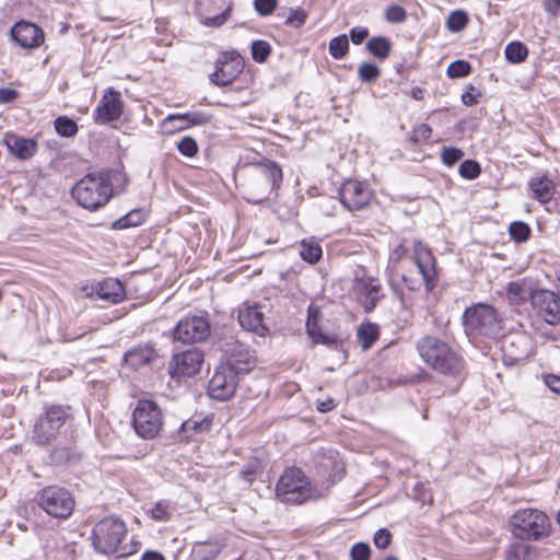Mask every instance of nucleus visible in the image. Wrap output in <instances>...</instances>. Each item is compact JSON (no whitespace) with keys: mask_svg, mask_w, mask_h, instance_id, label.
Returning <instances> with one entry per match:
<instances>
[{"mask_svg":"<svg viewBox=\"0 0 560 560\" xmlns=\"http://www.w3.org/2000/svg\"><path fill=\"white\" fill-rule=\"evenodd\" d=\"M329 486L313 483L303 470L296 467L287 468L280 476L277 487V498L287 504H302L316 501L327 495Z\"/></svg>","mask_w":560,"mask_h":560,"instance_id":"obj_1","label":"nucleus"},{"mask_svg":"<svg viewBox=\"0 0 560 560\" xmlns=\"http://www.w3.org/2000/svg\"><path fill=\"white\" fill-rule=\"evenodd\" d=\"M127 538L126 524L118 517L109 516L97 522L92 533L94 549L103 555H116L128 557L138 551L140 542L131 540L125 544Z\"/></svg>","mask_w":560,"mask_h":560,"instance_id":"obj_2","label":"nucleus"},{"mask_svg":"<svg viewBox=\"0 0 560 560\" xmlns=\"http://www.w3.org/2000/svg\"><path fill=\"white\" fill-rule=\"evenodd\" d=\"M417 349L423 361L436 372L458 376L464 370V361L446 342L439 338L427 336L417 343Z\"/></svg>","mask_w":560,"mask_h":560,"instance_id":"obj_3","label":"nucleus"},{"mask_svg":"<svg viewBox=\"0 0 560 560\" xmlns=\"http://www.w3.org/2000/svg\"><path fill=\"white\" fill-rule=\"evenodd\" d=\"M71 195L79 206L89 211L103 208L113 196L110 173L102 171L84 175L74 185Z\"/></svg>","mask_w":560,"mask_h":560,"instance_id":"obj_4","label":"nucleus"},{"mask_svg":"<svg viewBox=\"0 0 560 560\" xmlns=\"http://www.w3.org/2000/svg\"><path fill=\"white\" fill-rule=\"evenodd\" d=\"M512 535L523 541H539L550 536L552 526L549 516L538 509H520L509 521Z\"/></svg>","mask_w":560,"mask_h":560,"instance_id":"obj_5","label":"nucleus"},{"mask_svg":"<svg viewBox=\"0 0 560 560\" xmlns=\"http://www.w3.org/2000/svg\"><path fill=\"white\" fill-rule=\"evenodd\" d=\"M281 182L282 171L280 166L273 161L266 160L255 166L250 177L243 184V198L254 205L260 203L280 186Z\"/></svg>","mask_w":560,"mask_h":560,"instance_id":"obj_6","label":"nucleus"},{"mask_svg":"<svg viewBox=\"0 0 560 560\" xmlns=\"http://www.w3.org/2000/svg\"><path fill=\"white\" fill-rule=\"evenodd\" d=\"M465 332L469 337H495L502 329L497 310L487 303H477L465 310L462 316Z\"/></svg>","mask_w":560,"mask_h":560,"instance_id":"obj_7","label":"nucleus"},{"mask_svg":"<svg viewBox=\"0 0 560 560\" xmlns=\"http://www.w3.org/2000/svg\"><path fill=\"white\" fill-rule=\"evenodd\" d=\"M36 504L48 515L56 518H68L74 510L72 493L59 486H47L36 492L34 497Z\"/></svg>","mask_w":560,"mask_h":560,"instance_id":"obj_8","label":"nucleus"},{"mask_svg":"<svg viewBox=\"0 0 560 560\" xmlns=\"http://www.w3.org/2000/svg\"><path fill=\"white\" fill-rule=\"evenodd\" d=\"M132 425L140 438L154 439L163 427L161 408L152 400H139L132 413Z\"/></svg>","mask_w":560,"mask_h":560,"instance_id":"obj_9","label":"nucleus"},{"mask_svg":"<svg viewBox=\"0 0 560 560\" xmlns=\"http://www.w3.org/2000/svg\"><path fill=\"white\" fill-rule=\"evenodd\" d=\"M68 413L61 407H50L35 423L33 439L37 444H48L66 423Z\"/></svg>","mask_w":560,"mask_h":560,"instance_id":"obj_10","label":"nucleus"},{"mask_svg":"<svg viewBox=\"0 0 560 560\" xmlns=\"http://www.w3.org/2000/svg\"><path fill=\"white\" fill-rule=\"evenodd\" d=\"M238 377L229 366L220 364L208 383L209 396L220 401L229 400L236 392Z\"/></svg>","mask_w":560,"mask_h":560,"instance_id":"obj_11","label":"nucleus"},{"mask_svg":"<svg viewBox=\"0 0 560 560\" xmlns=\"http://www.w3.org/2000/svg\"><path fill=\"white\" fill-rule=\"evenodd\" d=\"M210 335V324L203 316H186L174 329V339L183 343L200 342Z\"/></svg>","mask_w":560,"mask_h":560,"instance_id":"obj_12","label":"nucleus"},{"mask_svg":"<svg viewBox=\"0 0 560 560\" xmlns=\"http://www.w3.org/2000/svg\"><path fill=\"white\" fill-rule=\"evenodd\" d=\"M229 366L236 375L250 372L255 365L256 360L250 351L238 341H231L224 348V361L221 363Z\"/></svg>","mask_w":560,"mask_h":560,"instance_id":"obj_13","label":"nucleus"},{"mask_svg":"<svg viewBox=\"0 0 560 560\" xmlns=\"http://www.w3.org/2000/svg\"><path fill=\"white\" fill-rule=\"evenodd\" d=\"M202 362L203 353L199 349L192 348L175 354L170 362L168 370L172 378L191 377L200 371Z\"/></svg>","mask_w":560,"mask_h":560,"instance_id":"obj_14","label":"nucleus"},{"mask_svg":"<svg viewBox=\"0 0 560 560\" xmlns=\"http://www.w3.org/2000/svg\"><path fill=\"white\" fill-rule=\"evenodd\" d=\"M341 203L350 211L361 210L369 205L372 198V191L369 185L355 180H346L339 189Z\"/></svg>","mask_w":560,"mask_h":560,"instance_id":"obj_15","label":"nucleus"},{"mask_svg":"<svg viewBox=\"0 0 560 560\" xmlns=\"http://www.w3.org/2000/svg\"><path fill=\"white\" fill-rule=\"evenodd\" d=\"M532 306L537 315L549 325L560 323V298L549 290H536Z\"/></svg>","mask_w":560,"mask_h":560,"instance_id":"obj_16","label":"nucleus"},{"mask_svg":"<svg viewBox=\"0 0 560 560\" xmlns=\"http://www.w3.org/2000/svg\"><path fill=\"white\" fill-rule=\"evenodd\" d=\"M353 291L365 312L373 311L378 301L384 296L380 281L364 275L362 277L355 276Z\"/></svg>","mask_w":560,"mask_h":560,"instance_id":"obj_17","label":"nucleus"},{"mask_svg":"<svg viewBox=\"0 0 560 560\" xmlns=\"http://www.w3.org/2000/svg\"><path fill=\"white\" fill-rule=\"evenodd\" d=\"M124 103L120 93L109 88L97 104L93 117L96 124H108L117 120L122 114Z\"/></svg>","mask_w":560,"mask_h":560,"instance_id":"obj_18","label":"nucleus"},{"mask_svg":"<svg viewBox=\"0 0 560 560\" xmlns=\"http://www.w3.org/2000/svg\"><path fill=\"white\" fill-rule=\"evenodd\" d=\"M243 61L235 54H223L215 63V71L210 74V80L215 85L225 86L243 71Z\"/></svg>","mask_w":560,"mask_h":560,"instance_id":"obj_19","label":"nucleus"},{"mask_svg":"<svg viewBox=\"0 0 560 560\" xmlns=\"http://www.w3.org/2000/svg\"><path fill=\"white\" fill-rule=\"evenodd\" d=\"M413 258L425 283L427 290H433L438 279L435 258L433 254L425 245L422 244V242L415 241Z\"/></svg>","mask_w":560,"mask_h":560,"instance_id":"obj_20","label":"nucleus"},{"mask_svg":"<svg viewBox=\"0 0 560 560\" xmlns=\"http://www.w3.org/2000/svg\"><path fill=\"white\" fill-rule=\"evenodd\" d=\"M503 360L505 364L514 365L526 360L532 351V342L528 336L513 334L502 341Z\"/></svg>","mask_w":560,"mask_h":560,"instance_id":"obj_21","label":"nucleus"},{"mask_svg":"<svg viewBox=\"0 0 560 560\" xmlns=\"http://www.w3.org/2000/svg\"><path fill=\"white\" fill-rule=\"evenodd\" d=\"M211 116L203 112H190L183 114H171L163 120V125L170 132L185 130L192 126H202L210 121Z\"/></svg>","mask_w":560,"mask_h":560,"instance_id":"obj_22","label":"nucleus"},{"mask_svg":"<svg viewBox=\"0 0 560 560\" xmlns=\"http://www.w3.org/2000/svg\"><path fill=\"white\" fill-rule=\"evenodd\" d=\"M11 35L23 48L38 47L44 42V32L37 25L24 21L14 24Z\"/></svg>","mask_w":560,"mask_h":560,"instance_id":"obj_23","label":"nucleus"},{"mask_svg":"<svg viewBox=\"0 0 560 560\" xmlns=\"http://www.w3.org/2000/svg\"><path fill=\"white\" fill-rule=\"evenodd\" d=\"M4 143L11 154L20 160H27L37 151V142L35 140L14 133H5Z\"/></svg>","mask_w":560,"mask_h":560,"instance_id":"obj_24","label":"nucleus"},{"mask_svg":"<svg viewBox=\"0 0 560 560\" xmlns=\"http://www.w3.org/2000/svg\"><path fill=\"white\" fill-rule=\"evenodd\" d=\"M240 325L258 336H265L267 327L264 324V314L257 305H247L238 313Z\"/></svg>","mask_w":560,"mask_h":560,"instance_id":"obj_25","label":"nucleus"},{"mask_svg":"<svg viewBox=\"0 0 560 560\" xmlns=\"http://www.w3.org/2000/svg\"><path fill=\"white\" fill-rule=\"evenodd\" d=\"M532 197L541 203L551 200L555 191L553 182L546 175L533 177L528 182Z\"/></svg>","mask_w":560,"mask_h":560,"instance_id":"obj_26","label":"nucleus"},{"mask_svg":"<svg viewBox=\"0 0 560 560\" xmlns=\"http://www.w3.org/2000/svg\"><path fill=\"white\" fill-rule=\"evenodd\" d=\"M96 293L100 299L113 304L121 302L125 298V289L121 282L113 278H108L98 283Z\"/></svg>","mask_w":560,"mask_h":560,"instance_id":"obj_27","label":"nucleus"},{"mask_svg":"<svg viewBox=\"0 0 560 560\" xmlns=\"http://www.w3.org/2000/svg\"><path fill=\"white\" fill-rule=\"evenodd\" d=\"M536 290L533 289L532 282L522 279L514 282L509 283L506 289L508 299L512 303L521 304L527 300L533 302V295Z\"/></svg>","mask_w":560,"mask_h":560,"instance_id":"obj_28","label":"nucleus"},{"mask_svg":"<svg viewBox=\"0 0 560 560\" xmlns=\"http://www.w3.org/2000/svg\"><path fill=\"white\" fill-rule=\"evenodd\" d=\"M316 315H317V311H315V313L313 314L312 310L311 308L308 310V317L306 320V330H307L308 336L312 338V340L315 343H322L325 346L335 345L336 338L334 336L326 335L320 330L318 323H317Z\"/></svg>","mask_w":560,"mask_h":560,"instance_id":"obj_29","label":"nucleus"},{"mask_svg":"<svg viewBox=\"0 0 560 560\" xmlns=\"http://www.w3.org/2000/svg\"><path fill=\"white\" fill-rule=\"evenodd\" d=\"M365 48L375 58L386 59L392 50V43L385 36H375L368 40Z\"/></svg>","mask_w":560,"mask_h":560,"instance_id":"obj_30","label":"nucleus"},{"mask_svg":"<svg viewBox=\"0 0 560 560\" xmlns=\"http://www.w3.org/2000/svg\"><path fill=\"white\" fill-rule=\"evenodd\" d=\"M210 429V421L207 419H188L180 425L179 433L182 440H188L194 433H201Z\"/></svg>","mask_w":560,"mask_h":560,"instance_id":"obj_31","label":"nucleus"},{"mask_svg":"<svg viewBox=\"0 0 560 560\" xmlns=\"http://www.w3.org/2000/svg\"><path fill=\"white\" fill-rule=\"evenodd\" d=\"M378 338V328L376 325L368 323L362 324L358 329V339L363 350H368Z\"/></svg>","mask_w":560,"mask_h":560,"instance_id":"obj_32","label":"nucleus"},{"mask_svg":"<svg viewBox=\"0 0 560 560\" xmlns=\"http://www.w3.org/2000/svg\"><path fill=\"white\" fill-rule=\"evenodd\" d=\"M144 212L142 210H132L126 215L119 218L113 223V229L124 230L132 226H138L144 221Z\"/></svg>","mask_w":560,"mask_h":560,"instance_id":"obj_33","label":"nucleus"},{"mask_svg":"<svg viewBox=\"0 0 560 560\" xmlns=\"http://www.w3.org/2000/svg\"><path fill=\"white\" fill-rule=\"evenodd\" d=\"M322 247L314 241H303L300 246V256L303 260L315 264L322 257Z\"/></svg>","mask_w":560,"mask_h":560,"instance_id":"obj_34","label":"nucleus"},{"mask_svg":"<svg viewBox=\"0 0 560 560\" xmlns=\"http://www.w3.org/2000/svg\"><path fill=\"white\" fill-rule=\"evenodd\" d=\"M504 54L510 62L520 63L527 58L528 49L523 43L513 42L506 45Z\"/></svg>","mask_w":560,"mask_h":560,"instance_id":"obj_35","label":"nucleus"},{"mask_svg":"<svg viewBox=\"0 0 560 560\" xmlns=\"http://www.w3.org/2000/svg\"><path fill=\"white\" fill-rule=\"evenodd\" d=\"M54 126L56 132L61 137H74L78 132L77 122L67 116L57 117L54 121Z\"/></svg>","mask_w":560,"mask_h":560,"instance_id":"obj_36","label":"nucleus"},{"mask_svg":"<svg viewBox=\"0 0 560 560\" xmlns=\"http://www.w3.org/2000/svg\"><path fill=\"white\" fill-rule=\"evenodd\" d=\"M329 54L335 59H342L349 51V39L346 34L334 37L329 42Z\"/></svg>","mask_w":560,"mask_h":560,"instance_id":"obj_37","label":"nucleus"},{"mask_svg":"<svg viewBox=\"0 0 560 560\" xmlns=\"http://www.w3.org/2000/svg\"><path fill=\"white\" fill-rule=\"evenodd\" d=\"M278 15L284 18V23L294 27H300L305 23L306 20V12L298 9H282L278 12Z\"/></svg>","mask_w":560,"mask_h":560,"instance_id":"obj_38","label":"nucleus"},{"mask_svg":"<svg viewBox=\"0 0 560 560\" xmlns=\"http://www.w3.org/2000/svg\"><path fill=\"white\" fill-rule=\"evenodd\" d=\"M467 23L468 16L467 13L463 10L453 11L446 20L447 28L454 33L463 31L466 27Z\"/></svg>","mask_w":560,"mask_h":560,"instance_id":"obj_39","label":"nucleus"},{"mask_svg":"<svg viewBox=\"0 0 560 560\" xmlns=\"http://www.w3.org/2000/svg\"><path fill=\"white\" fill-rule=\"evenodd\" d=\"M151 518L158 522H166L171 518L172 508L167 501L156 502L149 511Z\"/></svg>","mask_w":560,"mask_h":560,"instance_id":"obj_40","label":"nucleus"},{"mask_svg":"<svg viewBox=\"0 0 560 560\" xmlns=\"http://www.w3.org/2000/svg\"><path fill=\"white\" fill-rule=\"evenodd\" d=\"M532 547L522 542H513L505 551V560H526Z\"/></svg>","mask_w":560,"mask_h":560,"instance_id":"obj_41","label":"nucleus"},{"mask_svg":"<svg viewBox=\"0 0 560 560\" xmlns=\"http://www.w3.org/2000/svg\"><path fill=\"white\" fill-rule=\"evenodd\" d=\"M471 66L466 60H456L448 65L447 75L452 79L463 78L470 73Z\"/></svg>","mask_w":560,"mask_h":560,"instance_id":"obj_42","label":"nucleus"},{"mask_svg":"<svg viewBox=\"0 0 560 560\" xmlns=\"http://www.w3.org/2000/svg\"><path fill=\"white\" fill-rule=\"evenodd\" d=\"M271 52L270 45L265 40H255L252 44V57L256 62H264Z\"/></svg>","mask_w":560,"mask_h":560,"instance_id":"obj_43","label":"nucleus"},{"mask_svg":"<svg viewBox=\"0 0 560 560\" xmlns=\"http://www.w3.org/2000/svg\"><path fill=\"white\" fill-rule=\"evenodd\" d=\"M459 175L466 179H475L480 173V165L475 160H465L459 166Z\"/></svg>","mask_w":560,"mask_h":560,"instance_id":"obj_44","label":"nucleus"},{"mask_svg":"<svg viewBox=\"0 0 560 560\" xmlns=\"http://www.w3.org/2000/svg\"><path fill=\"white\" fill-rule=\"evenodd\" d=\"M381 74V70L373 63L364 62L358 69L359 78L364 82H373Z\"/></svg>","mask_w":560,"mask_h":560,"instance_id":"obj_45","label":"nucleus"},{"mask_svg":"<svg viewBox=\"0 0 560 560\" xmlns=\"http://www.w3.org/2000/svg\"><path fill=\"white\" fill-rule=\"evenodd\" d=\"M510 235L516 242H524L528 238L530 229L529 226L521 221H515L510 225Z\"/></svg>","mask_w":560,"mask_h":560,"instance_id":"obj_46","label":"nucleus"},{"mask_svg":"<svg viewBox=\"0 0 560 560\" xmlns=\"http://www.w3.org/2000/svg\"><path fill=\"white\" fill-rule=\"evenodd\" d=\"M178 151L188 158H192L198 153V144L196 140L191 137H184L178 143H177Z\"/></svg>","mask_w":560,"mask_h":560,"instance_id":"obj_47","label":"nucleus"},{"mask_svg":"<svg viewBox=\"0 0 560 560\" xmlns=\"http://www.w3.org/2000/svg\"><path fill=\"white\" fill-rule=\"evenodd\" d=\"M406 18L405 9L398 4L389 5L385 11V19L389 23H402Z\"/></svg>","mask_w":560,"mask_h":560,"instance_id":"obj_48","label":"nucleus"},{"mask_svg":"<svg viewBox=\"0 0 560 560\" xmlns=\"http://www.w3.org/2000/svg\"><path fill=\"white\" fill-rule=\"evenodd\" d=\"M464 156V152L454 147L444 148L441 153L442 162L446 166H453L456 162H458Z\"/></svg>","mask_w":560,"mask_h":560,"instance_id":"obj_49","label":"nucleus"},{"mask_svg":"<svg viewBox=\"0 0 560 560\" xmlns=\"http://www.w3.org/2000/svg\"><path fill=\"white\" fill-rule=\"evenodd\" d=\"M352 560H370L371 549L368 544L357 542L350 550Z\"/></svg>","mask_w":560,"mask_h":560,"instance_id":"obj_50","label":"nucleus"},{"mask_svg":"<svg viewBox=\"0 0 560 560\" xmlns=\"http://www.w3.org/2000/svg\"><path fill=\"white\" fill-rule=\"evenodd\" d=\"M431 133L432 129L429 125L420 124L413 129L411 139L416 143L424 142L431 137Z\"/></svg>","mask_w":560,"mask_h":560,"instance_id":"obj_51","label":"nucleus"},{"mask_svg":"<svg viewBox=\"0 0 560 560\" xmlns=\"http://www.w3.org/2000/svg\"><path fill=\"white\" fill-rule=\"evenodd\" d=\"M373 541L377 548L385 549L389 546L392 541V534L385 528H380L374 534Z\"/></svg>","mask_w":560,"mask_h":560,"instance_id":"obj_52","label":"nucleus"},{"mask_svg":"<svg viewBox=\"0 0 560 560\" xmlns=\"http://www.w3.org/2000/svg\"><path fill=\"white\" fill-rule=\"evenodd\" d=\"M230 10L231 8L229 7L218 15L203 18L201 23L208 27H219L226 21Z\"/></svg>","mask_w":560,"mask_h":560,"instance_id":"obj_53","label":"nucleus"},{"mask_svg":"<svg viewBox=\"0 0 560 560\" xmlns=\"http://www.w3.org/2000/svg\"><path fill=\"white\" fill-rule=\"evenodd\" d=\"M259 470V466L257 463H248L241 469V476L242 478L248 482L252 483L254 477L257 475Z\"/></svg>","mask_w":560,"mask_h":560,"instance_id":"obj_54","label":"nucleus"},{"mask_svg":"<svg viewBox=\"0 0 560 560\" xmlns=\"http://www.w3.org/2000/svg\"><path fill=\"white\" fill-rule=\"evenodd\" d=\"M369 36V30L363 26L351 28L350 38L354 45H360Z\"/></svg>","mask_w":560,"mask_h":560,"instance_id":"obj_55","label":"nucleus"},{"mask_svg":"<svg viewBox=\"0 0 560 560\" xmlns=\"http://www.w3.org/2000/svg\"><path fill=\"white\" fill-rule=\"evenodd\" d=\"M544 383L551 392L560 395V376L555 374L544 375Z\"/></svg>","mask_w":560,"mask_h":560,"instance_id":"obj_56","label":"nucleus"},{"mask_svg":"<svg viewBox=\"0 0 560 560\" xmlns=\"http://www.w3.org/2000/svg\"><path fill=\"white\" fill-rule=\"evenodd\" d=\"M255 10L262 16L271 14L276 10L277 2H253Z\"/></svg>","mask_w":560,"mask_h":560,"instance_id":"obj_57","label":"nucleus"},{"mask_svg":"<svg viewBox=\"0 0 560 560\" xmlns=\"http://www.w3.org/2000/svg\"><path fill=\"white\" fill-rule=\"evenodd\" d=\"M18 91L10 88L0 89V103L7 104L13 102L18 97Z\"/></svg>","mask_w":560,"mask_h":560,"instance_id":"obj_58","label":"nucleus"},{"mask_svg":"<svg viewBox=\"0 0 560 560\" xmlns=\"http://www.w3.org/2000/svg\"><path fill=\"white\" fill-rule=\"evenodd\" d=\"M462 101L467 106H472L478 103L477 95H475L470 91H466L465 93L462 94Z\"/></svg>","mask_w":560,"mask_h":560,"instance_id":"obj_59","label":"nucleus"},{"mask_svg":"<svg viewBox=\"0 0 560 560\" xmlns=\"http://www.w3.org/2000/svg\"><path fill=\"white\" fill-rule=\"evenodd\" d=\"M141 560H165L164 556L158 551H145Z\"/></svg>","mask_w":560,"mask_h":560,"instance_id":"obj_60","label":"nucleus"},{"mask_svg":"<svg viewBox=\"0 0 560 560\" xmlns=\"http://www.w3.org/2000/svg\"><path fill=\"white\" fill-rule=\"evenodd\" d=\"M334 407H335L334 401L331 399H328V400L319 404L318 410L320 412H327V411L331 410Z\"/></svg>","mask_w":560,"mask_h":560,"instance_id":"obj_61","label":"nucleus"},{"mask_svg":"<svg viewBox=\"0 0 560 560\" xmlns=\"http://www.w3.org/2000/svg\"><path fill=\"white\" fill-rule=\"evenodd\" d=\"M560 4V2H545V9L549 12H553V7Z\"/></svg>","mask_w":560,"mask_h":560,"instance_id":"obj_62","label":"nucleus"},{"mask_svg":"<svg viewBox=\"0 0 560 560\" xmlns=\"http://www.w3.org/2000/svg\"><path fill=\"white\" fill-rule=\"evenodd\" d=\"M138 355H139V353L137 351H129L126 353L125 357H126V360L131 361Z\"/></svg>","mask_w":560,"mask_h":560,"instance_id":"obj_63","label":"nucleus"},{"mask_svg":"<svg viewBox=\"0 0 560 560\" xmlns=\"http://www.w3.org/2000/svg\"><path fill=\"white\" fill-rule=\"evenodd\" d=\"M419 94H421V90L420 89L413 90L412 95H413L415 98H420Z\"/></svg>","mask_w":560,"mask_h":560,"instance_id":"obj_64","label":"nucleus"}]
</instances>
